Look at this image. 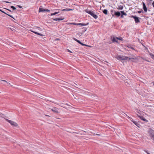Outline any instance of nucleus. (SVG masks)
<instances>
[{
    "mask_svg": "<svg viewBox=\"0 0 154 154\" xmlns=\"http://www.w3.org/2000/svg\"><path fill=\"white\" fill-rule=\"evenodd\" d=\"M45 9L40 8L39 9V12H44L45 11Z\"/></svg>",
    "mask_w": 154,
    "mask_h": 154,
    "instance_id": "14",
    "label": "nucleus"
},
{
    "mask_svg": "<svg viewBox=\"0 0 154 154\" xmlns=\"http://www.w3.org/2000/svg\"><path fill=\"white\" fill-rule=\"evenodd\" d=\"M30 31H31V32H33V33H34L35 34H37V35H39L40 36H43V35H44L42 34L41 33H39L38 32H36L33 31H32V30H30Z\"/></svg>",
    "mask_w": 154,
    "mask_h": 154,
    "instance_id": "10",
    "label": "nucleus"
},
{
    "mask_svg": "<svg viewBox=\"0 0 154 154\" xmlns=\"http://www.w3.org/2000/svg\"><path fill=\"white\" fill-rule=\"evenodd\" d=\"M73 39L74 40H75V41H76L79 44H80V43H81V42L79 40H77V39H76V38H73Z\"/></svg>",
    "mask_w": 154,
    "mask_h": 154,
    "instance_id": "17",
    "label": "nucleus"
},
{
    "mask_svg": "<svg viewBox=\"0 0 154 154\" xmlns=\"http://www.w3.org/2000/svg\"><path fill=\"white\" fill-rule=\"evenodd\" d=\"M59 13V12L58 11V12H54L53 13H51V16L54 15H56V14Z\"/></svg>",
    "mask_w": 154,
    "mask_h": 154,
    "instance_id": "24",
    "label": "nucleus"
},
{
    "mask_svg": "<svg viewBox=\"0 0 154 154\" xmlns=\"http://www.w3.org/2000/svg\"><path fill=\"white\" fill-rule=\"evenodd\" d=\"M120 12L121 13V14H122L123 15H125V16L127 15V14L123 11H121Z\"/></svg>",
    "mask_w": 154,
    "mask_h": 154,
    "instance_id": "18",
    "label": "nucleus"
},
{
    "mask_svg": "<svg viewBox=\"0 0 154 154\" xmlns=\"http://www.w3.org/2000/svg\"><path fill=\"white\" fill-rule=\"evenodd\" d=\"M10 7H11V8H12L13 9V10H16V8L15 7H14L13 6H11Z\"/></svg>",
    "mask_w": 154,
    "mask_h": 154,
    "instance_id": "27",
    "label": "nucleus"
},
{
    "mask_svg": "<svg viewBox=\"0 0 154 154\" xmlns=\"http://www.w3.org/2000/svg\"><path fill=\"white\" fill-rule=\"evenodd\" d=\"M144 151L147 154H150L149 152L147 150H144Z\"/></svg>",
    "mask_w": 154,
    "mask_h": 154,
    "instance_id": "30",
    "label": "nucleus"
},
{
    "mask_svg": "<svg viewBox=\"0 0 154 154\" xmlns=\"http://www.w3.org/2000/svg\"><path fill=\"white\" fill-rule=\"evenodd\" d=\"M80 44H81V45H82V46H85V44H83V43H82L81 42V43H80Z\"/></svg>",
    "mask_w": 154,
    "mask_h": 154,
    "instance_id": "37",
    "label": "nucleus"
},
{
    "mask_svg": "<svg viewBox=\"0 0 154 154\" xmlns=\"http://www.w3.org/2000/svg\"><path fill=\"white\" fill-rule=\"evenodd\" d=\"M152 5L153 8H154V1H153L152 3Z\"/></svg>",
    "mask_w": 154,
    "mask_h": 154,
    "instance_id": "40",
    "label": "nucleus"
},
{
    "mask_svg": "<svg viewBox=\"0 0 154 154\" xmlns=\"http://www.w3.org/2000/svg\"><path fill=\"white\" fill-rule=\"evenodd\" d=\"M85 46H88V47H90V46H89V45H86L85 44Z\"/></svg>",
    "mask_w": 154,
    "mask_h": 154,
    "instance_id": "47",
    "label": "nucleus"
},
{
    "mask_svg": "<svg viewBox=\"0 0 154 154\" xmlns=\"http://www.w3.org/2000/svg\"><path fill=\"white\" fill-rule=\"evenodd\" d=\"M142 45L146 49H147L146 47L143 44H142Z\"/></svg>",
    "mask_w": 154,
    "mask_h": 154,
    "instance_id": "42",
    "label": "nucleus"
},
{
    "mask_svg": "<svg viewBox=\"0 0 154 154\" xmlns=\"http://www.w3.org/2000/svg\"><path fill=\"white\" fill-rule=\"evenodd\" d=\"M1 81H3V82H5L6 83H8V82L6 80H1Z\"/></svg>",
    "mask_w": 154,
    "mask_h": 154,
    "instance_id": "35",
    "label": "nucleus"
},
{
    "mask_svg": "<svg viewBox=\"0 0 154 154\" xmlns=\"http://www.w3.org/2000/svg\"><path fill=\"white\" fill-rule=\"evenodd\" d=\"M133 123L135 125L137 126L138 127V125H139V124L136 121H134L133 122Z\"/></svg>",
    "mask_w": 154,
    "mask_h": 154,
    "instance_id": "26",
    "label": "nucleus"
},
{
    "mask_svg": "<svg viewBox=\"0 0 154 154\" xmlns=\"http://www.w3.org/2000/svg\"><path fill=\"white\" fill-rule=\"evenodd\" d=\"M123 16L124 15L122 14H121V18H123L124 17Z\"/></svg>",
    "mask_w": 154,
    "mask_h": 154,
    "instance_id": "31",
    "label": "nucleus"
},
{
    "mask_svg": "<svg viewBox=\"0 0 154 154\" xmlns=\"http://www.w3.org/2000/svg\"><path fill=\"white\" fill-rule=\"evenodd\" d=\"M82 29H83L82 32V33H83L84 32H85L87 29V28L85 27H83L82 28Z\"/></svg>",
    "mask_w": 154,
    "mask_h": 154,
    "instance_id": "22",
    "label": "nucleus"
},
{
    "mask_svg": "<svg viewBox=\"0 0 154 154\" xmlns=\"http://www.w3.org/2000/svg\"><path fill=\"white\" fill-rule=\"evenodd\" d=\"M89 23L88 22L86 23L85 24L84 23H80V24H81V26H85L86 25H88L89 24Z\"/></svg>",
    "mask_w": 154,
    "mask_h": 154,
    "instance_id": "19",
    "label": "nucleus"
},
{
    "mask_svg": "<svg viewBox=\"0 0 154 154\" xmlns=\"http://www.w3.org/2000/svg\"><path fill=\"white\" fill-rule=\"evenodd\" d=\"M51 110L55 113H58V109L56 107H54L51 109Z\"/></svg>",
    "mask_w": 154,
    "mask_h": 154,
    "instance_id": "7",
    "label": "nucleus"
},
{
    "mask_svg": "<svg viewBox=\"0 0 154 154\" xmlns=\"http://www.w3.org/2000/svg\"><path fill=\"white\" fill-rule=\"evenodd\" d=\"M143 60H144L148 62H149V60H146L145 58H143Z\"/></svg>",
    "mask_w": 154,
    "mask_h": 154,
    "instance_id": "29",
    "label": "nucleus"
},
{
    "mask_svg": "<svg viewBox=\"0 0 154 154\" xmlns=\"http://www.w3.org/2000/svg\"><path fill=\"white\" fill-rule=\"evenodd\" d=\"M70 25H81V24L80 23H68Z\"/></svg>",
    "mask_w": 154,
    "mask_h": 154,
    "instance_id": "11",
    "label": "nucleus"
},
{
    "mask_svg": "<svg viewBox=\"0 0 154 154\" xmlns=\"http://www.w3.org/2000/svg\"><path fill=\"white\" fill-rule=\"evenodd\" d=\"M142 11H137V12L139 13V14H140L141 13Z\"/></svg>",
    "mask_w": 154,
    "mask_h": 154,
    "instance_id": "39",
    "label": "nucleus"
},
{
    "mask_svg": "<svg viewBox=\"0 0 154 154\" xmlns=\"http://www.w3.org/2000/svg\"><path fill=\"white\" fill-rule=\"evenodd\" d=\"M13 2H15V1H13Z\"/></svg>",
    "mask_w": 154,
    "mask_h": 154,
    "instance_id": "52",
    "label": "nucleus"
},
{
    "mask_svg": "<svg viewBox=\"0 0 154 154\" xmlns=\"http://www.w3.org/2000/svg\"><path fill=\"white\" fill-rule=\"evenodd\" d=\"M103 13L106 15H107L108 14V11L107 9H104L103 11Z\"/></svg>",
    "mask_w": 154,
    "mask_h": 154,
    "instance_id": "15",
    "label": "nucleus"
},
{
    "mask_svg": "<svg viewBox=\"0 0 154 154\" xmlns=\"http://www.w3.org/2000/svg\"><path fill=\"white\" fill-rule=\"evenodd\" d=\"M110 12L112 16V17H118L121 15V13L120 11H116L112 9L111 10Z\"/></svg>",
    "mask_w": 154,
    "mask_h": 154,
    "instance_id": "2",
    "label": "nucleus"
},
{
    "mask_svg": "<svg viewBox=\"0 0 154 154\" xmlns=\"http://www.w3.org/2000/svg\"><path fill=\"white\" fill-rule=\"evenodd\" d=\"M68 11H72V9H68Z\"/></svg>",
    "mask_w": 154,
    "mask_h": 154,
    "instance_id": "43",
    "label": "nucleus"
},
{
    "mask_svg": "<svg viewBox=\"0 0 154 154\" xmlns=\"http://www.w3.org/2000/svg\"><path fill=\"white\" fill-rule=\"evenodd\" d=\"M127 47L129 48H131V49L133 50H135V51H137L136 50H135L134 48L131 45H128V46H127Z\"/></svg>",
    "mask_w": 154,
    "mask_h": 154,
    "instance_id": "13",
    "label": "nucleus"
},
{
    "mask_svg": "<svg viewBox=\"0 0 154 154\" xmlns=\"http://www.w3.org/2000/svg\"><path fill=\"white\" fill-rule=\"evenodd\" d=\"M138 116L141 120L146 122L148 121L147 120L145 119L143 116H139L138 115Z\"/></svg>",
    "mask_w": 154,
    "mask_h": 154,
    "instance_id": "9",
    "label": "nucleus"
},
{
    "mask_svg": "<svg viewBox=\"0 0 154 154\" xmlns=\"http://www.w3.org/2000/svg\"><path fill=\"white\" fill-rule=\"evenodd\" d=\"M131 17L134 19L136 23H138L140 22L139 19H141V18H139L136 16H134L133 15L131 16Z\"/></svg>",
    "mask_w": 154,
    "mask_h": 154,
    "instance_id": "6",
    "label": "nucleus"
},
{
    "mask_svg": "<svg viewBox=\"0 0 154 154\" xmlns=\"http://www.w3.org/2000/svg\"><path fill=\"white\" fill-rule=\"evenodd\" d=\"M85 11L87 13L89 14L91 16H92L95 19H97L98 17L94 13V12L90 10H88L87 9L85 10Z\"/></svg>",
    "mask_w": 154,
    "mask_h": 154,
    "instance_id": "3",
    "label": "nucleus"
},
{
    "mask_svg": "<svg viewBox=\"0 0 154 154\" xmlns=\"http://www.w3.org/2000/svg\"><path fill=\"white\" fill-rule=\"evenodd\" d=\"M149 55L150 56L151 58L154 60V55L152 53L149 54Z\"/></svg>",
    "mask_w": 154,
    "mask_h": 154,
    "instance_id": "21",
    "label": "nucleus"
},
{
    "mask_svg": "<svg viewBox=\"0 0 154 154\" xmlns=\"http://www.w3.org/2000/svg\"><path fill=\"white\" fill-rule=\"evenodd\" d=\"M111 39L113 42H116L118 43V40L116 38V37H111Z\"/></svg>",
    "mask_w": 154,
    "mask_h": 154,
    "instance_id": "8",
    "label": "nucleus"
},
{
    "mask_svg": "<svg viewBox=\"0 0 154 154\" xmlns=\"http://www.w3.org/2000/svg\"><path fill=\"white\" fill-rule=\"evenodd\" d=\"M126 116H127V117L129 119H130L131 118L129 117L128 116H127V115H126Z\"/></svg>",
    "mask_w": 154,
    "mask_h": 154,
    "instance_id": "44",
    "label": "nucleus"
},
{
    "mask_svg": "<svg viewBox=\"0 0 154 154\" xmlns=\"http://www.w3.org/2000/svg\"><path fill=\"white\" fill-rule=\"evenodd\" d=\"M82 33H81V34H79V35H79V36H81V35H82Z\"/></svg>",
    "mask_w": 154,
    "mask_h": 154,
    "instance_id": "51",
    "label": "nucleus"
},
{
    "mask_svg": "<svg viewBox=\"0 0 154 154\" xmlns=\"http://www.w3.org/2000/svg\"><path fill=\"white\" fill-rule=\"evenodd\" d=\"M62 11H68V8H66L62 10Z\"/></svg>",
    "mask_w": 154,
    "mask_h": 154,
    "instance_id": "28",
    "label": "nucleus"
},
{
    "mask_svg": "<svg viewBox=\"0 0 154 154\" xmlns=\"http://www.w3.org/2000/svg\"><path fill=\"white\" fill-rule=\"evenodd\" d=\"M0 11H1L2 12H4V11L2 10L1 9H0Z\"/></svg>",
    "mask_w": 154,
    "mask_h": 154,
    "instance_id": "49",
    "label": "nucleus"
},
{
    "mask_svg": "<svg viewBox=\"0 0 154 154\" xmlns=\"http://www.w3.org/2000/svg\"><path fill=\"white\" fill-rule=\"evenodd\" d=\"M2 13H4V14H7V15H8V16H9L10 17H11V18H12L14 19H15L14 18V17H13V16L12 15L8 14H7V13H6V12H5V11H4V12H2Z\"/></svg>",
    "mask_w": 154,
    "mask_h": 154,
    "instance_id": "23",
    "label": "nucleus"
},
{
    "mask_svg": "<svg viewBox=\"0 0 154 154\" xmlns=\"http://www.w3.org/2000/svg\"><path fill=\"white\" fill-rule=\"evenodd\" d=\"M143 9L145 12H146L147 11V9L146 6H143Z\"/></svg>",
    "mask_w": 154,
    "mask_h": 154,
    "instance_id": "20",
    "label": "nucleus"
},
{
    "mask_svg": "<svg viewBox=\"0 0 154 154\" xmlns=\"http://www.w3.org/2000/svg\"><path fill=\"white\" fill-rule=\"evenodd\" d=\"M131 121L133 122H134L135 121L133 120V119H131Z\"/></svg>",
    "mask_w": 154,
    "mask_h": 154,
    "instance_id": "46",
    "label": "nucleus"
},
{
    "mask_svg": "<svg viewBox=\"0 0 154 154\" xmlns=\"http://www.w3.org/2000/svg\"><path fill=\"white\" fill-rule=\"evenodd\" d=\"M6 120L7 122L9 123L13 126L17 127L18 126V124L15 122L8 119H6Z\"/></svg>",
    "mask_w": 154,
    "mask_h": 154,
    "instance_id": "5",
    "label": "nucleus"
},
{
    "mask_svg": "<svg viewBox=\"0 0 154 154\" xmlns=\"http://www.w3.org/2000/svg\"><path fill=\"white\" fill-rule=\"evenodd\" d=\"M143 6H146V5L143 2Z\"/></svg>",
    "mask_w": 154,
    "mask_h": 154,
    "instance_id": "38",
    "label": "nucleus"
},
{
    "mask_svg": "<svg viewBox=\"0 0 154 154\" xmlns=\"http://www.w3.org/2000/svg\"><path fill=\"white\" fill-rule=\"evenodd\" d=\"M96 135L97 136H100V134H96Z\"/></svg>",
    "mask_w": 154,
    "mask_h": 154,
    "instance_id": "50",
    "label": "nucleus"
},
{
    "mask_svg": "<svg viewBox=\"0 0 154 154\" xmlns=\"http://www.w3.org/2000/svg\"><path fill=\"white\" fill-rule=\"evenodd\" d=\"M68 51L69 53H72V52L69 49H68Z\"/></svg>",
    "mask_w": 154,
    "mask_h": 154,
    "instance_id": "41",
    "label": "nucleus"
},
{
    "mask_svg": "<svg viewBox=\"0 0 154 154\" xmlns=\"http://www.w3.org/2000/svg\"><path fill=\"white\" fill-rule=\"evenodd\" d=\"M148 134L151 139L154 141V131L150 129L148 131Z\"/></svg>",
    "mask_w": 154,
    "mask_h": 154,
    "instance_id": "4",
    "label": "nucleus"
},
{
    "mask_svg": "<svg viewBox=\"0 0 154 154\" xmlns=\"http://www.w3.org/2000/svg\"><path fill=\"white\" fill-rule=\"evenodd\" d=\"M115 58L117 59L118 60L121 61L123 60H127L128 59L130 60L131 59L135 60L136 59V58L135 57H128L121 55L117 56L115 57Z\"/></svg>",
    "mask_w": 154,
    "mask_h": 154,
    "instance_id": "1",
    "label": "nucleus"
},
{
    "mask_svg": "<svg viewBox=\"0 0 154 154\" xmlns=\"http://www.w3.org/2000/svg\"><path fill=\"white\" fill-rule=\"evenodd\" d=\"M123 8V6L122 5H120L118 6V8H117L118 10H122Z\"/></svg>",
    "mask_w": 154,
    "mask_h": 154,
    "instance_id": "16",
    "label": "nucleus"
},
{
    "mask_svg": "<svg viewBox=\"0 0 154 154\" xmlns=\"http://www.w3.org/2000/svg\"><path fill=\"white\" fill-rule=\"evenodd\" d=\"M59 40H60V39H59V38H57L54 40V41H56Z\"/></svg>",
    "mask_w": 154,
    "mask_h": 154,
    "instance_id": "36",
    "label": "nucleus"
},
{
    "mask_svg": "<svg viewBox=\"0 0 154 154\" xmlns=\"http://www.w3.org/2000/svg\"><path fill=\"white\" fill-rule=\"evenodd\" d=\"M7 9V10H8V11H9L10 12H11V11L9 9Z\"/></svg>",
    "mask_w": 154,
    "mask_h": 154,
    "instance_id": "48",
    "label": "nucleus"
},
{
    "mask_svg": "<svg viewBox=\"0 0 154 154\" xmlns=\"http://www.w3.org/2000/svg\"><path fill=\"white\" fill-rule=\"evenodd\" d=\"M5 2H6V3H9V4H11V2H8V1H5Z\"/></svg>",
    "mask_w": 154,
    "mask_h": 154,
    "instance_id": "32",
    "label": "nucleus"
},
{
    "mask_svg": "<svg viewBox=\"0 0 154 154\" xmlns=\"http://www.w3.org/2000/svg\"><path fill=\"white\" fill-rule=\"evenodd\" d=\"M63 19H64L63 18H62L61 17L60 18H56L53 19V20H54L55 21H56L62 20H63Z\"/></svg>",
    "mask_w": 154,
    "mask_h": 154,
    "instance_id": "12",
    "label": "nucleus"
},
{
    "mask_svg": "<svg viewBox=\"0 0 154 154\" xmlns=\"http://www.w3.org/2000/svg\"><path fill=\"white\" fill-rule=\"evenodd\" d=\"M116 38L117 39L119 40H121V41H122L123 40V38H122L121 37H120V36H119V37H116Z\"/></svg>",
    "mask_w": 154,
    "mask_h": 154,
    "instance_id": "25",
    "label": "nucleus"
},
{
    "mask_svg": "<svg viewBox=\"0 0 154 154\" xmlns=\"http://www.w3.org/2000/svg\"><path fill=\"white\" fill-rule=\"evenodd\" d=\"M126 116H127V117L129 119H130L131 118L129 117L128 116H127V115H126Z\"/></svg>",
    "mask_w": 154,
    "mask_h": 154,
    "instance_id": "45",
    "label": "nucleus"
},
{
    "mask_svg": "<svg viewBox=\"0 0 154 154\" xmlns=\"http://www.w3.org/2000/svg\"><path fill=\"white\" fill-rule=\"evenodd\" d=\"M50 11V10L48 9H45V11H47V12H49Z\"/></svg>",
    "mask_w": 154,
    "mask_h": 154,
    "instance_id": "34",
    "label": "nucleus"
},
{
    "mask_svg": "<svg viewBox=\"0 0 154 154\" xmlns=\"http://www.w3.org/2000/svg\"><path fill=\"white\" fill-rule=\"evenodd\" d=\"M153 85H154V82H153Z\"/></svg>",
    "mask_w": 154,
    "mask_h": 154,
    "instance_id": "53",
    "label": "nucleus"
},
{
    "mask_svg": "<svg viewBox=\"0 0 154 154\" xmlns=\"http://www.w3.org/2000/svg\"><path fill=\"white\" fill-rule=\"evenodd\" d=\"M17 6L19 8H22V6H21L20 5H17Z\"/></svg>",
    "mask_w": 154,
    "mask_h": 154,
    "instance_id": "33",
    "label": "nucleus"
}]
</instances>
